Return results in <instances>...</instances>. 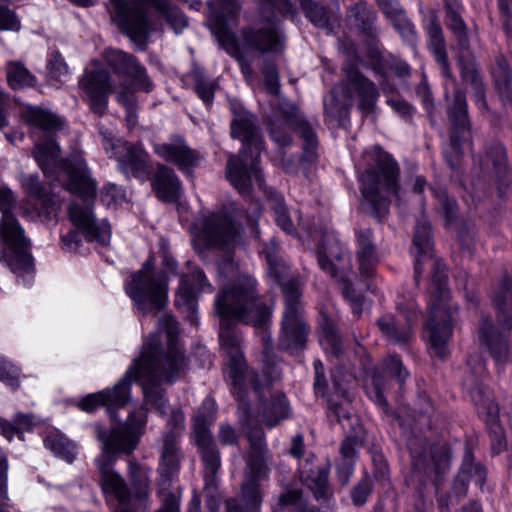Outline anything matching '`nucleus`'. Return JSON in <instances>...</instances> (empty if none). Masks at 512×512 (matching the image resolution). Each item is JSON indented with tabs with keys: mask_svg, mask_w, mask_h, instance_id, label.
I'll return each instance as SVG.
<instances>
[{
	"mask_svg": "<svg viewBox=\"0 0 512 512\" xmlns=\"http://www.w3.org/2000/svg\"><path fill=\"white\" fill-rule=\"evenodd\" d=\"M218 272L221 282L215 298V311L220 319L219 339L228 358L227 374L232 380V393L240 398L245 363L239 338L230 327L238 321L256 327L265 325L271 313L257 300L254 280L240 272L230 259L219 263Z\"/></svg>",
	"mask_w": 512,
	"mask_h": 512,
	"instance_id": "obj_1",
	"label": "nucleus"
},
{
	"mask_svg": "<svg viewBox=\"0 0 512 512\" xmlns=\"http://www.w3.org/2000/svg\"><path fill=\"white\" fill-rule=\"evenodd\" d=\"M146 423V414L141 409L129 416L127 423L110 431L96 426L97 439L102 443L101 454L96 458L100 472V483L104 493L116 497L118 504L115 512H144L148 501V474L146 469L130 466V473L138 485V492L130 495L123 478L112 469L114 455L131 453L138 442L140 432Z\"/></svg>",
	"mask_w": 512,
	"mask_h": 512,
	"instance_id": "obj_2",
	"label": "nucleus"
},
{
	"mask_svg": "<svg viewBox=\"0 0 512 512\" xmlns=\"http://www.w3.org/2000/svg\"><path fill=\"white\" fill-rule=\"evenodd\" d=\"M177 325L174 318L164 316L160 330L152 333L144 343L141 355L126 372L128 385L139 381L147 403L159 409L165 403L163 391L157 387L161 382L172 383L186 369V361L177 345ZM163 413V410H160Z\"/></svg>",
	"mask_w": 512,
	"mask_h": 512,
	"instance_id": "obj_3",
	"label": "nucleus"
},
{
	"mask_svg": "<svg viewBox=\"0 0 512 512\" xmlns=\"http://www.w3.org/2000/svg\"><path fill=\"white\" fill-rule=\"evenodd\" d=\"M413 245L417 252L414 266L415 279L418 280L422 269L429 268L432 271V288L428 301L425 334L433 352L443 357L446 353V343L458 319V308L450 301L446 288L445 266L433 256L431 229L426 219H421L417 223Z\"/></svg>",
	"mask_w": 512,
	"mask_h": 512,
	"instance_id": "obj_4",
	"label": "nucleus"
},
{
	"mask_svg": "<svg viewBox=\"0 0 512 512\" xmlns=\"http://www.w3.org/2000/svg\"><path fill=\"white\" fill-rule=\"evenodd\" d=\"M234 118L231 122V136L243 143L240 154H231L226 165V177L241 194H246L252 184V178L261 184L257 162L262 151L263 141L254 126L251 114L239 105L231 104Z\"/></svg>",
	"mask_w": 512,
	"mask_h": 512,
	"instance_id": "obj_5",
	"label": "nucleus"
},
{
	"mask_svg": "<svg viewBox=\"0 0 512 512\" xmlns=\"http://www.w3.org/2000/svg\"><path fill=\"white\" fill-rule=\"evenodd\" d=\"M265 255L269 273L281 284L285 297L280 345L284 349H301L305 344L307 335L300 302L301 282L295 277L286 279L288 267L275 253L274 244L265 249Z\"/></svg>",
	"mask_w": 512,
	"mask_h": 512,
	"instance_id": "obj_6",
	"label": "nucleus"
},
{
	"mask_svg": "<svg viewBox=\"0 0 512 512\" xmlns=\"http://www.w3.org/2000/svg\"><path fill=\"white\" fill-rule=\"evenodd\" d=\"M33 156L46 175H49L53 168H59L58 178L63 181L66 190L79 195L83 200L94 198L95 183L89 177L81 154L59 161V146L51 137H46L35 144Z\"/></svg>",
	"mask_w": 512,
	"mask_h": 512,
	"instance_id": "obj_7",
	"label": "nucleus"
},
{
	"mask_svg": "<svg viewBox=\"0 0 512 512\" xmlns=\"http://www.w3.org/2000/svg\"><path fill=\"white\" fill-rule=\"evenodd\" d=\"M332 380L335 386V393L329 398V414L334 417L347 434L342 441L339 453L340 458L337 464V476L341 484L349 481L354 469V462L357 454V447L363 441L362 427L349 410V401L342 387L338 371L332 372Z\"/></svg>",
	"mask_w": 512,
	"mask_h": 512,
	"instance_id": "obj_8",
	"label": "nucleus"
},
{
	"mask_svg": "<svg viewBox=\"0 0 512 512\" xmlns=\"http://www.w3.org/2000/svg\"><path fill=\"white\" fill-rule=\"evenodd\" d=\"M16 206V198L11 189L0 186V212L2 223L0 226V253H5V247L15 255L10 259L12 270L19 276L31 278L33 272V260L26 252L29 241L24 236L18 220L12 211Z\"/></svg>",
	"mask_w": 512,
	"mask_h": 512,
	"instance_id": "obj_9",
	"label": "nucleus"
},
{
	"mask_svg": "<svg viewBox=\"0 0 512 512\" xmlns=\"http://www.w3.org/2000/svg\"><path fill=\"white\" fill-rule=\"evenodd\" d=\"M250 443L248 470L249 477L242 484V498L229 499L227 512H256L259 507V487L256 477L266 475L269 470L271 455L261 429H254L248 434Z\"/></svg>",
	"mask_w": 512,
	"mask_h": 512,
	"instance_id": "obj_10",
	"label": "nucleus"
},
{
	"mask_svg": "<svg viewBox=\"0 0 512 512\" xmlns=\"http://www.w3.org/2000/svg\"><path fill=\"white\" fill-rule=\"evenodd\" d=\"M360 182L363 197L376 213L386 209L392 196L398 198V166L380 150H377L376 167L366 169Z\"/></svg>",
	"mask_w": 512,
	"mask_h": 512,
	"instance_id": "obj_11",
	"label": "nucleus"
},
{
	"mask_svg": "<svg viewBox=\"0 0 512 512\" xmlns=\"http://www.w3.org/2000/svg\"><path fill=\"white\" fill-rule=\"evenodd\" d=\"M125 291L143 314L158 312L167 303L166 278L154 270L151 259H148L139 271L131 275L130 281L125 286Z\"/></svg>",
	"mask_w": 512,
	"mask_h": 512,
	"instance_id": "obj_12",
	"label": "nucleus"
},
{
	"mask_svg": "<svg viewBox=\"0 0 512 512\" xmlns=\"http://www.w3.org/2000/svg\"><path fill=\"white\" fill-rule=\"evenodd\" d=\"M269 125L272 139L281 146L290 143L291 138L288 131L291 127H295L304 142V159L313 162L317 158V138L315 133L298 116L297 109L293 104L285 99H277V108L273 111Z\"/></svg>",
	"mask_w": 512,
	"mask_h": 512,
	"instance_id": "obj_13",
	"label": "nucleus"
},
{
	"mask_svg": "<svg viewBox=\"0 0 512 512\" xmlns=\"http://www.w3.org/2000/svg\"><path fill=\"white\" fill-rule=\"evenodd\" d=\"M210 28L217 37L220 45L239 62L241 72L246 80H251L253 71L249 63L244 59L241 53V46L237 43L231 27L234 25L236 17L240 10L238 0H213L209 3Z\"/></svg>",
	"mask_w": 512,
	"mask_h": 512,
	"instance_id": "obj_14",
	"label": "nucleus"
},
{
	"mask_svg": "<svg viewBox=\"0 0 512 512\" xmlns=\"http://www.w3.org/2000/svg\"><path fill=\"white\" fill-rule=\"evenodd\" d=\"M215 415L216 403L213 399L207 398L198 409L193 422L195 443L205 466V483L208 487L215 485L216 475L221 465L220 454L209 431V426L214 422Z\"/></svg>",
	"mask_w": 512,
	"mask_h": 512,
	"instance_id": "obj_15",
	"label": "nucleus"
},
{
	"mask_svg": "<svg viewBox=\"0 0 512 512\" xmlns=\"http://www.w3.org/2000/svg\"><path fill=\"white\" fill-rule=\"evenodd\" d=\"M192 233L194 243L228 249L236 242L239 230L226 214L212 213L193 223Z\"/></svg>",
	"mask_w": 512,
	"mask_h": 512,
	"instance_id": "obj_16",
	"label": "nucleus"
},
{
	"mask_svg": "<svg viewBox=\"0 0 512 512\" xmlns=\"http://www.w3.org/2000/svg\"><path fill=\"white\" fill-rule=\"evenodd\" d=\"M107 9L112 21L134 42L143 41L148 34V23L142 5L136 1L109 0Z\"/></svg>",
	"mask_w": 512,
	"mask_h": 512,
	"instance_id": "obj_17",
	"label": "nucleus"
},
{
	"mask_svg": "<svg viewBox=\"0 0 512 512\" xmlns=\"http://www.w3.org/2000/svg\"><path fill=\"white\" fill-rule=\"evenodd\" d=\"M104 148L116 157L120 170L128 176H138L146 167V152L141 145L116 139L111 132L103 133Z\"/></svg>",
	"mask_w": 512,
	"mask_h": 512,
	"instance_id": "obj_18",
	"label": "nucleus"
},
{
	"mask_svg": "<svg viewBox=\"0 0 512 512\" xmlns=\"http://www.w3.org/2000/svg\"><path fill=\"white\" fill-rule=\"evenodd\" d=\"M318 261L321 269L332 277L349 281L352 269L350 257L333 233L324 235L319 246Z\"/></svg>",
	"mask_w": 512,
	"mask_h": 512,
	"instance_id": "obj_19",
	"label": "nucleus"
},
{
	"mask_svg": "<svg viewBox=\"0 0 512 512\" xmlns=\"http://www.w3.org/2000/svg\"><path fill=\"white\" fill-rule=\"evenodd\" d=\"M69 219L73 226L88 241H96L100 245H108L111 239V227L105 220L97 221L90 206L72 203L68 208Z\"/></svg>",
	"mask_w": 512,
	"mask_h": 512,
	"instance_id": "obj_20",
	"label": "nucleus"
},
{
	"mask_svg": "<svg viewBox=\"0 0 512 512\" xmlns=\"http://www.w3.org/2000/svg\"><path fill=\"white\" fill-rule=\"evenodd\" d=\"M201 291L212 292V285L202 271L194 270L190 275H184L181 278L175 303L183 312L187 313L191 322L195 320L196 298Z\"/></svg>",
	"mask_w": 512,
	"mask_h": 512,
	"instance_id": "obj_21",
	"label": "nucleus"
},
{
	"mask_svg": "<svg viewBox=\"0 0 512 512\" xmlns=\"http://www.w3.org/2000/svg\"><path fill=\"white\" fill-rule=\"evenodd\" d=\"M408 448L414 460V465L419 469L433 471L436 475L444 473L450 465V452L445 443H438L429 447L428 451H422L420 441L411 439Z\"/></svg>",
	"mask_w": 512,
	"mask_h": 512,
	"instance_id": "obj_22",
	"label": "nucleus"
},
{
	"mask_svg": "<svg viewBox=\"0 0 512 512\" xmlns=\"http://www.w3.org/2000/svg\"><path fill=\"white\" fill-rule=\"evenodd\" d=\"M79 85L88 99L91 109L101 115L107 106V96L111 92L109 74L105 70L86 73Z\"/></svg>",
	"mask_w": 512,
	"mask_h": 512,
	"instance_id": "obj_23",
	"label": "nucleus"
},
{
	"mask_svg": "<svg viewBox=\"0 0 512 512\" xmlns=\"http://www.w3.org/2000/svg\"><path fill=\"white\" fill-rule=\"evenodd\" d=\"M105 59L117 72L131 78L137 89L146 92L150 90L151 84L146 71L133 56L120 50L109 49L105 52Z\"/></svg>",
	"mask_w": 512,
	"mask_h": 512,
	"instance_id": "obj_24",
	"label": "nucleus"
},
{
	"mask_svg": "<svg viewBox=\"0 0 512 512\" xmlns=\"http://www.w3.org/2000/svg\"><path fill=\"white\" fill-rule=\"evenodd\" d=\"M154 152L166 161L172 162L187 173L203 159L202 155L191 149L182 139L169 143L155 144Z\"/></svg>",
	"mask_w": 512,
	"mask_h": 512,
	"instance_id": "obj_25",
	"label": "nucleus"
},
{
	"mask_svg": "<svg viewBox=\"0 0 512 512\" xmlns=\"http://www.w3.org/2000/svg\"><path fill=\"white\" fill-rule=\"evenodd\" d=\"M20 182L27 195L36 199L42 207V210L30 211L27 204H24L21 207L24 215L31 218L43 215L46 219H51L56 215L58 206L50 197H48L44 186L39 181L38 175L22 174L20 176Z\"/></svg>",
	"mask_w": 512,
	"mask_h": 512,
	"instance_id": "obj_26",
	"label": "nucleus"
},
{
	"mask_svg": "<svg viewBox=\"0 0 512 512\" xmlns=\"http://www.w3.org/2000/svg\"><path fill=\"white\" fill-rule=\"evenodd\" d=\"M128 399V382L125 375L113 389H106L97 393L89 394L79 402L78 406L82 411L90 413L102 405H105L108 408L122 407L127 403Z\"/></svg>",
	"mask_w": 512,
	"mask_h": 512,
	"instance_id": "obj_27",
	"label": "nucleus"
},
{
	"mask_svg": "<svg viewBox=\"0 0 512 512\" xmlns=\"http://www.w3.org/2000/svg\"><path fill=\"white\" fill-rule=\"evenodd\" d=\"M245 44L259 52H279L282 50V37L278 23L271 20L256 29L244 32Z\"/></svg>",
	"mask_w": 512,
	"mask_h": 512,
	"instance_id": "obj_28",
	"label": "nucleus"
},
{
	"mask_svg": "<svg viewBox=\"0 0 512 512\" xmlns=\"http://www.w3.org/2000/svg\"><path fill=\"white\" fill-rule=\"evenodd\" d=\"M417 315L414 312L405 314L399 312L397 317L383 315L378 320V326L382 334L394 343L407 341L412 335V324L416 321Z\"/></svg>",
	"mask_w": 512,
	"mask_h": 512,
	"instance_id": "obj_29",
	"label": "nucleus"
},
{
	"mask_svg": "<svg viewBox=\"0 0 512 512\" xmlns=\"http://www.w3.org/2000/svg\"><path fill=\"white\" fill-rule=\"evenodd\" d=\"M177 433L169 432L164 440L161 450V462L159 466L160 473V493H162L170 478L178 471L179 468V455L177 449Z\"/></svg>",
	"mask_w": 512,
	"mask_h": 512,
	"instance_id": "obj_30",
	"label": "nucleus"
},
{
	"mask_svg": "<svg viewBox=\"0 0 512 512\" xmlns=\"http://www.w3.org/2000/svg\"><path fill=\"white\" fill-rule=\"evenodd\" d=\"M359 272L365 278L372 277L379 262L375 246L372 242L370 229H361L357 232Z\"/></svg>",
	"mask_w": 512,
	"mask_h": 512,
	"instance_id": "obj_31",
	"label": "nucleus"
},
{
	"mask_svg": "<svg viewBox=\"0 0 512 512\" xmlns=\"http://www.w3.org/2000/svg\"><path fill=\"white\" fill-rule=\"evenodd\" d=\"M152 188L157 197L164 201H175L181 193L179 179L171 168L164 165L157 166Z\"/></svg>",
	"mask_w": 512,
	"mask_h": 512,
	"instance_id": "obj_32",
	"label": "nucleus"
},
{
	"mask_svg": "<svg viewBox=\"0 0 512 512\" xmlns=\"http://www.w3.org/2000/svg\"><path fill=\"white\" fill-rule=\"evenodd\" d=\"M346 74L349 85L361 98L360 108L363 111L371 112L378 97L375 85L364 78L357 70H348Z\"/></svg>",
	"mask_w": 512,
	"mask_h": 512,
	"instance_id": "obj_33",
	"label": "nucleus"
},
{
	"mask_svg": "<svg viewBox=\"0 0 512 512\" xmlns=\"http://www.w3.org/2000/svg\"><path fill=\"white\" fill-rule=\"evenodd\" d=\"M379 4L392 22L394 27L399 31L401 36L408 42L414 41V27L411 22L405 17L397 0H378Z\"/></svg>",
	"mask_w": 512,
	"mask_h": 512,
	"instance_id": "obj_34",
	"label": "nucleus"
},
{
	"mask_svg": "<svg viewBox=\"0 0 512 512\" xmlns=\"http://www.w3.org/2000/svg\"><path fill=\"white\" fill-rule=\"evenodd\" d=\"M480 337L487 345L496 363H504L509 354L507 341L500 333L494 331L487 319H484L480 326Z\"/></svg>",
	"mask_w": 512,
	"mask_h": 512,
	"instance_id": "obj_35",
	"label": "nucleus"
},
{
	"mask_svg": "<svg viewBox=\"0 0 512 512\" xmlns=\"http://www.w3.org/2000/svg\"><path fill=\"white\" fill-rule=\"evenodd\" d=\"M21 117L28 125L42 130L57 129L62 124L61 119L52 112L32 105L22 108Z\"/></svg>",
	"mask_w": 512,
	"mask_h": 512,
	"instance_id": "obj_36",
	"label": "nucleus"
},
{
	"mask_svg": "<svg viewBox=\"0 0 512 512\" xmlns=\"http://www.w3.org/2000/svg\"><path fill=\"white\" fill-rule=\"evenodd\" d=\"M302 479L316 499H325L329 496L328 471L326 468L317 466L305 469Z\"/></svg>",
	"mask_w": 512,
	"mask_h": 512,
	"instance_id": "obj_37",
	"label": "nucleus"
},
{
	"mask_svg": "<svg viewBox=\"0 0 512 512\" xmlns=\"http://www.w3.org/2000/svg\"><path fill=\"white\" fill-rule=\"evenodd\" d=\"M7 82L12 89H22L35 84V77L18 61H10L6 66Z\"/></svg>",
	"mask_w": 512,
	"mask_h": 512,
	"instance_id": "obj_38",
	"label": "nucleus"
},
{
	"mask_svg": "<svg viewBox=\"0 0 512 512\" xmlns=\"http://www.w3.org/2000/svg\"><path fill=\"white\" fill-rule=\"evenodd\" d=\"M323 102L325 112L329 116L340 117L346 107L350 105L351 95L341 86L333 89V91L325 96Z\"/></svg>",
	"mask_w": 512,
	"mask_h": 512,
	"instance_id": "obj_39",
	"label": "nucleus"
},
{
	"mask_svg": "<svg viewBox=\"0 0 512 512\" xmlns=\"http://www.w3.org/2000/svg\"><path fill=\"white\" fill-rule=\"evenodd\" d=\"M428 35L430 37V46L437 62L441 65L443 73L449 76L447 55L440 25L431 22L428 26Z\"/></svg>",
	"mask_w": 512,
	"mask_h": 512,
	"instance_id": "obj_40",
	"label": "nucleus"
},
{
	"mask_svg": "<svg viewBox=\"0 0 512 512\" xmlns=\"http://www.w3.org/2000/svg\"><path fill=\"white\" fill-rule=\"evenodd\" d=\"M44 444L46 448L51 450L56 456L61 457L68 462H72L75 458V445L62 434L55 433L47 436Z\"/></svg>",
	"mask_w": 512,
	"mask_h": 512,
	"instance_id": "obj_41",
	"label": "nucleus"
},
{
	"mask_svg": "<svg viewBox=\"0 0 512 512\" xmlns=\"http://www.w3.org/2000/svg\"><path fill=\"white\" fill-rule=\"evenodd\" d=\"M269 204L275 215L277 225L286 233L294 234V225L290 219L287 208L281 195H273L269 199Z\"/></svg>",
	"mask_w": 512,
	"mask_h": 512,
	"instance_id": "obj_42",
	"label": "nucleus"
},
{
	"mask_svg": "<svg viewBox=\"0 0 512 512\" xmlns=\"http://www.w3.org/2000/svg\"><path fill=\"white\" fill-rule=\"evenodd\" d=\"M288 414V405L283 395H277L271 404L266 406L264 412L265 423L269 427L275 426Z\"/></svg>",
	"mask_w": 512,
	"mask_h": 512,
	"instance_id": "obj_43",
	"label": "nucleus"
},
{
	"mask_svg": "<svg viewBox=\"0 0 512 512\" xmlns=\"http://www.w3.org/2000/svg\"><path fill=\"white\" fill-rule=\"evenodd\" d=\"M34 425V417L31 414H17L12 423L0 422L3 435L10 440L15 433L28 431Z\"/></svg>",
	"mask_w": 512,
	"mask_h": 512,
	"instance_id": "obj_44",
	"label": "nucleus"
},
{
	"mask_svg": "<svg viewBox=\"0 0 512 512\" xmlns=\"http://www.w3.org/2000/svg\"><path fill=\"white\" fill-rule=\"evenodd\" d=\"M320 326L322 331V337L320 339L321 345L326 350H331V352L337 356L341 350V342L333 324L330 323L325 315H322Z\"/></svg>",
	"mask_w": 512,
	"mask_h": 512,
	"instance_id": "obj_45",
	"label": "nucleus"
},
{
	"mask_svg": "<svg viewBox=\"0 0 512 512\" xmlns=\"http://www.w3.org/2000/svg\"><path fill=\"white\" fill-rule=\"evenodd\" d=\"M386 386L385 377L379 372L374 373L370 382L365 384L367 395L383 408L387 407V402L384 397Z\"/></svg>",
	"mask_w": 512,
	"mask_h": 512,
	"instance_id": "obj_46",
	"label": "nucleus"
},
{
	"mask_svg": "<svg viewBox=\"0 0 512 512\" xmlns=\"http://www.w3.org/2000/svg\"><path fill=\"white\" fill-rule=\"evenodd\" d=\"M301 6L310 21L318 27H326L328 24V15L325 9L312 0H301Z\"/></svg>",
	"mask_w": 512,
	"mask_h": 512,
	"instance_id": "obj_47",
	"label": "nucleus"
},
{
	"mask_svg": "<svg viewBox=\"0 0 512 512\" xmlns=\"http://www.w3.org/2000/svg\"><path fill=\"white\" fill-rule=\"evenodd\" d=\"M47 69L49 75L58 81H62L69 72L64 58L58 52H53L50 55L47 63Z\"/></svg>",
	"mask_w": 512,
	"mask_h": 512,
	"instance_id": "obj_48",
	"label": "nucleus"
},
{
	"mask_svg": "<svg viewBox=\"0 0 512 512\" xmlns=\"http://www.w3.org/2000/svg\"><path fill=\"white\" fill-rule=\"evenodd\" d=\"M101 201L107 207H116L126 201V194L115 184H108L101 192Z\"/></svg>",
	"mask_w": 512,
	"mask_h": 512,
	"instance_id": "obj_49",
	"label": "nucleus"
},
{
	"mask_svg": "<svg viewBox=\"0 0 512 512\" xmlns=\"http://www.w3.org/2000/svg\"><path fill=\"white\" fill-rule=\"evenodd\" d=\"M20 373L17 367L0 356V380L11 387L19 384Z\"/></svg>",
	"mask_w": 512,
	"mask_h": 512,
	"instance_id": "obj_50",
	"label": "nucleus"
},
{
	"mask_svg": "<svg viewBox=\"0 0 512 512\" xmlns=\"http://www.w3.org/2000/svg\"><path fill=\"white\" fill-rule=\"evenodd\" d=\"M448 25L458 38L459 45L466 49L468 42L466 38V27L462 18L454 11L448 13Z\"/></svg>",
	"mask_w": 512,
	"mask_h": 512,
	"instance_id": "obj_51",
	"label": "nucleus"
},
{
	"mask_svg": "<svg viewBox=\"0 0 512 512\" xmlns=\"http://www.w3.org/2000/svg\"><path fill=\"white\" fill-rule=\"evenodd\" d=\"M159 10L163 13L167 14L168 21L171 26L175 30L176 33H180L185 27H187L188 22L186 17L177 10H169L168 5L165 2H160L157 4Z\"/></svg>",
	"mask_w": 512,
	"mask_h": 512,
	"instance_id": "obj_52",
	"label": "nucleus"
},
{
	"mask_svg": "<svg viewBox=\"0 0 512 512\" xmlns=\"http://www.w3.org/2000/svg\"><path fill=\"white\" fill-rule=\"evenodd\" d=\"M493 302L500 313L512 312V288L504 284L493 297Z\"/></svg>",
	"mask_w": 512,
	"mask_h": 512,
	"instance_id": "obj_53",
	"label": "nucleus"
},
{
	"mask_svg": "<svg viewBox=\"0 0 512 512\" xmlns=\"http://www.w3.org/2000/svg\"><path fill=\"white\" fill-rule=\"evenodd\" d=\"M20 28V20L15 12L7 7L0 6V30L17 32Z\"/></svg>",
	"mask_w": 512,
	"mask_h": 512,
	"instance_id": "obj_54",
	"label": "nucleus"
},
{
	"mask_svg": "<svg viewBox=\"0 0 512 512\" xmlns=\"http://www.w3.org/2000/svg\"><path fill=\"white\" fill-rule=\"evenodd\" d=\"M383 372L386 375L395 377L399 382H403L408 376L407 370L403 367L401 360L396 356H391L385 362Z\"/></svg>",
	"mask_w": 512,
	"mask_h": 512,
	"instance_id": "obj_55",
	"label": "nucleus"
},
{
	"mask_svg": "<svg viewBox=\"0 0 512 512\" xmlns=\"http://www.w3.org/2000/svg\"><path fill=\"white\" fill-rule=\"evenodd\" d=\"M450 117L461 127H464L467 123L465 98L460 92L454 95V104L450 111Z\"/></svg>",
	"mask_w": 512,
	"mask_h": 512,
	"instance_id": "obj_56",
	"label": "nucleus"
},
{
	"mask_svg": "<svg viewBox=\"0 0 512 512\" xmlns=\"http://www.w3.org/2000/svg\"><path fill=\"white\" fill-rule=\"evenodd\" d=\"M263 74L265 79V86L269 93L278 96L280 91L279 76L277 69L272 64H267L263 67Z\"/></svg>",
	"mask_w": 512,
	"mask_h": 512,
	"instance_id": "obj_57",
	"label": "nucleus"
},
{
	"mask_svg": "<svg viewBox=\"0 0 512 512\" xmlns=\"http://www.w3.org/2000/svg\"><path fill=\"white\" fill-rule=\"evenodd\" d=\"M493 77L496 86L501 92H504L508 89L510 75L506 63L504 61L498 62L497 67L494 68L493 70Z\"/></svg>",
	"mask_w": 512,
	"mask_h": 512,
	"instance_id": "obj_58",
	"label": "nucleus"
},
{
	"mask_svg": "<svg viewBox=\"0 0 512 512\" xmlns=\"http://www.w3.org/2000/svg\"><path fill=\"white\" fill-rule=\"evenodd\" d=\"M7 472H8V463L5 454L0 449V499L2 501L8 500V491H7Z\"/></svg>",
	"mask_w": 512,
	"mask_h": 512,
	"instance_id": "obj_59",
	"label": "nucleus"
},
{
	"mask_svg": "<svg viewBox=\"0 0 512 512\" xmlns=\"http://www.w3.org/2000/svg\"><path fill=\"white\" fill-rule=\"evenodd\" d=\"M215 89H216V83L213 81H210V82L200 81L196 85V92H197L198 96L207 105H210L212 103Z\"/></svg>",
	"mask_w": 512,
	"mask_h": 512,
	"instance_id": "obj_60",
	"label": "nucleus"
},
{
	"mask_svg": "<svg viewBox=\"0 0 512 512\" xmlns=\"http://www.w3.org/2000/svg\"><path fill=\"white\" fill-rule=\"evenodd\" d=\"M462 74L465 80L470 81L471 84L474 85L478 101L484 104L483 88L479 80L477 71L474 68H463Z\"/></svg>",
	"mask_w": 512,
	"mask_h": 512,
	"instance_id": "obj_61",
	"label": "nucleus"
},
{
	"mask_svg": "<svg viewBox=\"0 0 512 512\" xmlns=\"http://www.w3.org/2000/svg\"><path fill=\"white\" fill-rule=\"evenodd\" d=\"M218 439L223 445H234L238 442V435L229 424H222L219 428Z\"/></svg>",
	"mask_w": 512,
	"mask_h": 512,
	"instance_id": "obj_62",
	"label": "nucleus"
},
{
	"mask_svg": "<svg viewBox=\"0 0 512 512\" xmlns=\"http://www.w3.org/2000/svg\"><path fill=\"white\" fill-rule=\"evenodd\" d=\"M370 493V485L367 480L361 481L352 491V499L356 505H362Z\"/></svg>",
	"mask_w": 512,
	"mask_h": 512,
	"instance_id": "obj_63",
	"label": "nucleus"
},
{
	"mask_svg": "<svg viewBox=\"0 0 512 512\" xmlns=\"http://www.w3.org/2000/svg\"><path fill=\"white\" fill-rule=\"evenodd\" d=\"M350 13L356 21H360L362 23L371 20L374 16L373 11H371L364 3H357L355 6L351 7Z\"/></svg>",
	"mask_w": 512,
	"mask_h": 512,
	"instance_id": "obj_64",
	"label": "nucleus"
}]
</instances>
